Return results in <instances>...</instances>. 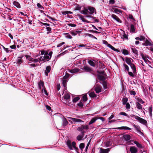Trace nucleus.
Returning <instances> with one entry per match:
<instances>
[{"label": "nucleus", "mask_w": 153, "mask_h": 153, "mask_svg": "<svg viewBox=\"0 0 153 153\" xmlns=\"http://www.w3.org/2000/svg\"><path fill=\"white\" fill-rule=\"evenodd\" d=\"M53 53L52 51H50L49 53L48 52H45V54L43 56H42L38 58V62H40V61H44L45 60L48 61L51 58Z\"/></svg>", "instance_id": "f257e3e1"}, {"label": "nucleus", "mask_w": 153, "mask_h": 153, "mask_svg": "<svg viewBox=\"0 0 153 153\" xmlns=\"http://www.w3.org/2000/svg\"><path fill=\"white\" fill-rule=\"evenodd\" d=\"M25 57L29 61H31L32 62H33V63L30 65L31 66H32L33 67H35L36 66H39V64L36 63L37 62H38V59H33L29 55H26L25 56Z\"/></svg>", "instance_id": "f03ea898"}, {"label": "nucleus", "mask_w": 153, "mask_h": 153, "mask_svg": "<svg viewBox=\"0 0 153 153\" xmlns=\"http://www.w3.org/2000/svg\"><path fill=\"white\" fill-rule=\"evenodd\" d=\"M97 76L99 80H104L106 79V74L103 71H97Z\"/></svg>", "instance_id": "7ed1b4c3"}, {"label": "nucleus", "mask_w": 153, "mask_h": 153, "mask_svg": "<svg viewBox=\"0 0 153 153\" xmlns=\"http://www.w3.org/2000/svg\"><path fill=\"white\" fill-rule=\"evenodd\" d=\"M123 141H126L127 143L131 144V142H133V140H131V136L128 134H124L122 137Z\"/></svg>", "instance_id": "20e7f679"}, {"label": "nucleus", "mask_w": 153, "mask_h": 153, "mask_svg": "<svg viewBox=\"0 0 153 153\" xmlns=\"http://www.w3.org/2000/svg\"><path fill=\"white\" fill-rule=\"evenodd\" d=\"M67 118L69 119L68 120L72 124H73V123L71 120H72L75 123H82L84 122L81 120L79 119L69 117H67Z\"/></svg>", "instance_id": "39448f33"}, {"label": "nucleus", "mask_w": 153, "mask_h": 153, "mask_svg": "<svg viewBox=\"0 0 153 153\" xmlns=\"http://www.w3.org/2000/svg\"><path fill=\"white\" fill-rule=\"evenodd\" d=\"M89 127L88 125H81L80 126L77 127V130L79 131H81L84 129L87 130L88 129Z\"/></svg>", "instance_id": "423d86ee"}, {"label": "nucleus", "mask_w": 153, "mask_h": 153, "mask_svg": "<svg viewBox=\"0 0 153 153\" xmlns=\"http://www.w3.org/2000/svg\"><path fill=\"white\" fill-rule=\"evenodd\" d=\"M125 61L126 63L130 66V67H135L134 65L132 63V62L133 61V60L132 59L126 57Z\"/></svg>", "instance_id": "0eeeda50"}, {"label": "nucleus", "mask_w": 153, "mask_h": 153, "mask_svg": "<svg viewBox=\"0 0 153 153\" xmlns=\"http://www.w3.org/2000/svg\"><path fill=\"white\" fill-rule=\"evenodd\" d=\"M66 145L70 150H72L73 149V145H72V143H71V140L69 139L66 142Z\"/></svg>", "instance_id": "6e6552de"}, {"label": "nucleus", "mask_w": 153, "mask_h": 153, "mask_svg": "<svg viewBox=\"0 0 153 153\" xmlns=\"http://www.w3.org/2000/svg\"><path fill=\"white\" fill-rule=\"evenodd\" d=\"M111 16L113 19L116 20L117 22L120 23H122L121 20L116 15L114 14H112Z\"/></svg>", "instance_id": "1a4fd4ad"}, {"label": "nucleus", "mask_w": 153, "mask_h": 153, "mask_svg": "<svg viewBox=\"0 0 153 153\" xmlns=\"http://www.w3.org/2000/svg\"><path fill=\"white\" fill-rule=\"evenodd\" d=\"M68 123V122L66 118L64 117L62 119V126L65 128Z\"/></svg>", "instance_id": "9d476101"}, {"label": "nucleus", "mask_w": 153, "mask_h": 153, "mask_svg": "<svg viewBox=\"0 0 153 153\" xmlns=\"http://www.w3.org/2000/svg\"><path fill=\"white\" fill-rule=\"evenodd\" d=\"M110 148L103 149L102 148H100V153H108L110 151Z\"/></svg>", "instance_id": "9b49d317"}, {"label": "nucleus", "mask_w": 153, "mask_h": 153, "mask_svg": "<svg viewBox=\"0 0 153 153\" xmlns=\"http://www.w3.org/2000/svg\"><path fill=\"white\" fill-rule=\"evenodd\" d=\"M102 81L100 83L102 84L103 86L104 89H107V82L105 81V80H100Z\"/></svg>", "instance_id": "f8f14e48"}, {"label": "nucleus", "mask_w": 153, "mask_h": 153, "mask_svg": "<svg viewBox=\"0 0 153 153\" xmlns=\"http://www.w3.org/2000/svg\"><path fill=\"white\" fill-rule=\"evenodd\" d=\"M130 151L131 153H137V148L135 146H132L130 147Z\"/></svg>", "instance_id": "ddd939ff"}, {"label": "nucleus", "mask_w": 153, "mask_h": 153, "mask_svg": "<svg viewBox=\"0 0 153 153\" xmlns=\"http://www.w3.org/2000/svg\"><path fill=\"white\" fill-rule=\"evenodd\" d=\"M131 50H132V52L134 54V56H135L137 58L138 56V51L134 47L131 48Z\"/></svg>", "instance_id": "4468645a"}, {"label": "nucleus", "mask_w": 153, "mask_h": 153, "mask_svg": "<svg viewBox=\"0 0 153 153\" xmlns=\"http://www.w3.org/2000/svg\"><path fill=\"white\" fill-rule=\"evenodd\" d=\"M79 71V70L77 68H74L73 69L71 70H68L69 72L72 74H74L76 73H77Z\"/></svg>", "instance_id": "2eb2a0df"}, {"label": "nucleus", "mask_w": 153, "mask_h": 153, "mask_svg": "<svg viewBox=\"0 0 153 153\" xmlns=\"http://www.w3.org/2000/svg\"><path fill=\"white\" fill-rule=\"evenodd\" d=\"M96 62L95 60H94V61L89 60L88 61V63L91 66L93 67L95 66V64H96ZM97 62L98 63V62Z\"/></svg>", "instance_id": "dca6fc26"}, {"label": "nucleus", "mask_w": 153, "mask_h": 153, "mask_svg": "<svg viewBox=\"0 0 153 153\" xmlns=\"http://www.w3.org/2000/svg\"><path fill=\"white\" fill-rule=\"evenodd\" d=\"M88 10V8H85L84 10H82L81 13L84 15L90 14Z\"/></svg>", "instance_id": "f3484780"}, {"label": "nucleus", "mask_w": 153, "mask_h": 153, "mask_svg": "<svg viewBox=\"0 0 153 153\" xmlns=\"http://www.w3.org/2000/svg\"><path fill=\"white\" fill-rule=\"evenodd\" d=\"M68 79H64L63 78L62 79V84L64 87H66L67 83L68 81Z\"/></svg>", "instance_id": "a211bd4d"}, {"label": "nucleus", "mask_w": 153, "mask_h": 153, "mask_svg": "<svg viewBox=\"0 0 153 153\" xmlns=\"http://www.w3.org/2000/svg\"><path fill=\"white\" fill-rule=\"evenodd\" d=\"M38 88L39 90H41L42 88V87H43L44 86V82L43 81L40 80L38 83Z\"/></svg>", "instance_id": "6ab92c4d"}, {"label": "nucleus", "mask_w": 153, "mask_h": 153, "mask_svg": "<svg viewBox=\"0 0 153 153\" xmlns=\"http://www.w3.org/2000/svg\"><path fill=\"white\" fill-rule=\"evenodd\" d=\"M51 70V68H46L45 70H44L45 75L48 76V73L50 72Z\"/></svg>", "instance_id": "aec40b11"}, {"label": "nucleus", "mask_w": 153, "mask_h": 153, "mask_svg": "<svg viewBox=\"0 0 153 153\" xmlns=\"http://www.w3.org/2000/svg\"><path fill=\"white\" fill-rule=\"evenodd\" d=\"M108 47L110 48L111 49L114 51H116L117 52H120V51L119 50L117 49H116L114 47L112 46L110 44H108Z\"/></svg>", "instance_id": "412c9836"}, {"label": "nucleus", "mask_w": 153, "mask_h": 153, "mask_svg": "<svg viewBox=\"0 0 153 153\" xmlns=\"http://www.w3.org/2000/svg\"><path fill=\"white\" fill-rule=\"evenodd\" d=\"M76 143L75 142L73 141L72 142V145H73V149L74 148L75 150L76 151V153H79L78 152L79 150L78 148L76 146Z\"/></svg>", "instance_id": "4be33fe9"}, {"label": "nucleus", "mask_w": 153, "mask_h": 153, "mask_svg": "<svg viewBox=\"0 0 153 153\" xmlns=\"http://www.w3.org/2000/svg\"><path fill=\"white\" fill-rule=\"evenodd\" d=\"M136 106L138 110H141L142 109L143 106L141 104L138 102H137L135 103Z\"/></svg>", "instance_id": "5701e85b"}, {"label": "nucleus", "mask_w": 153, "mask_h": 153, "mask_svg": "<svg viewBox=\"0 0 153 153\" xmlns=\"http://www.w3.org/2000/svg\"><path fill=\"white\" fill-rule=\"evenodd\" d=\"M142 45L145 46L148 45L151 46L152 45L151 43L147 39H146L145 42L143 43Z\"/></svg>", "instance_id": "b1692460"}, {"label": "nucleus", "mask_w": 153, "mask_h": 153, "mask_svg": "<svg viewBox=\"0 0 153 153\" xmlns=\"http://www.w3.org/2000/svg\"><path fill=\"white\" fill-rule=\"evenodd\" d=\"M88 9H89V12L90 13V14H92L94 11L95 9L93 7H88Z\"/></svg>", "instance_id": "393cba45"}, {"label": "nucleus", "mask_w": 153, "mask_h": 153, "mask_svg": "<svg viewBox=\"0 0 153 153\" xmlns=\"http://www.w3.org/2000/svg\"><path fill=\"white\" fill-rule=\"evenodd\" d=\"M82 7L80 5L76 4L74 7V10L80 11L81 10Z\"/></svg>", "instance_id": "a878e982"}, {"label": "nucleus", "mask_w": 153, "mask_h": 153, "mask_svg": "<svg viewBox=\"0 0 153 153\" xmlns=\"http://www.w3.org/2000/svg\"><path fill=\"white\" fill-rule=\"evenodd\" d=\"M145 37L143 36H140L139 37H137L135 38L136 40L140 41H144L145 40Z\"/></svg>", "instance_id": "bb28decb"}, {"label": "nucleus", "mask_w": 153, "mask_h": 153, "mask_svg": "<svg viewBox=\"0 0 153 153\" xmlns=\"http://www.w3.org/2000/svg\"><path fill=\"white\" fill-rule=\"evenodd\" d=\"M13 5L16 7L18 8H21V5L19 2L16 1H14L13 3Z\"/></svg>", "instance_id": "cd10ccee"}, {"label": "nucleus", "mask_w": 153, "mask_h": 153, "mask_svg": "<svg viewBox=\"0 0 153 153\" xmlns=\"http://www.w3.org/2000/svg\"><path fill=\"white\" fill-rule=\"evenodd\" d=\"M94 90L97 93H99L101 91V88L99 86L96 87Z\"/></svg>", "instance_id": "c85d7f7f"}, {"label": "nucleus", "mask_w": 153, "mask_h": 153, "mask_svg": "<svg viewBox=\"0 0 153 153\" xmlns=\"http://www.w3.org/2000/svg\"><path fill=\"white\" fill-rule=\"evenodd\" d=\"M140 123L144 124V125H146L147 124V122L146 120L145 119L142 118L139 122Z\"/></svg>", "instance_id": "c756f323"}, {"label": "nucleus", "mask_w": 153, "mask_h": 153, "mask_svg": "<svg viewBox=\"0 0 153 153\" xmlns=\"http://www.w3.org/2000/svg\"><path fill=\"white\" fill-rule=\"evenodd\" d=\"M97 119L95 117L92 118L88 123V125H90L95 123L97 120Z\"/></svg>", "instance_id": "7c9ffc66"}, {"label": "nucleus", "mask_w": 153, "mask_h": 153, "mask_svg": "<svg viewBox=\"0 0 153 153\" xmlns=\"http://www.w3.org/2000/svg\"><path fill=\"white\" fill-rule=\"evenodd\" d=\"M89 96L91 98H96L97 97V95L94 92H91L89 94Z\"/></svg>", "instance_id": "2f4dec72"}, {"label": "nucleus", "mask_w": 153, "mask_h": 153, "mask_svg": "<svg viewBox=\"0 0 153 153\" xmlns=\"http://www.w3.org/2000/svg\"><path fill=\"white\" fill-rule=\"evenodd\" d=\"M82 69H83L86 72H91L92 70L91 68H81Z\"/></svg>", "instance_id": "473e14b6"}, {"label": "nucleus", "mask_w": 153, "mask_h": 153, "mask_svg": "<svg viewBox=\"0 0 153 153\" xmlns=\"http://www.w3.org/2000/svg\"><path fill=\"white\" fill-rule=\"evenodd\" d=\"M141 56L145 62H147V60H148L147 56L146 55L143 53H141Z\"/></svg>", "instance_id": "72a5a7b5"}, {"label": "nucleus", "mask_w": 153, "mask_h": 153, "mask_svg": "<svg viewBox=\"0 0 153 153\" xmlns=\"http://www.w3.org/2000/svg\"><path fill=\"white\" fill-rule=\"evenodd\" d=\"M70 76V74L68 73L67 72H65V75L62 78L64 79H67L69 80V78Z\"/></svg>", "instance_id": "f704fd0d"}, {"label": "nucleus", "mask_w": 153, "mask_h": 153, "mask_svg": "<svg viewBox=\"0 0 153 153\" xmlns=\"http://www.w3.org/2000/svg\"><path fill=\"white\" fill-rule=\"evenodd\" d=\"M78 16L79 19L82 20V21L85 22L86 19L84 18V16L80 14H78Z\"/></svg>", "instance_id": "c9c22d12"}, {"label": "nucleus", "mask_w": 153, "mask_h": 153, "mask_svg": "<svg viewBox=\"0 0 153 153\" xmlns=\"http://www.w3.org/2000/svg\"><path fill=\"white\" fill-rule=\"evenodd\" d=\"M80 31L77 30L76 31H71L70 32V33L72 35L75 36L77 35V33H80Z\"/></svg>", "instance_id": "e433bc0d"}, {"label": "nucleus", "mask_w": 153, "mask_h": 153, "mask_svg": "<svg viewBox=\"0 0 153 153\" xmlns=\"http://www.w3.org/2000/svg\"><path fill=\"white\" fill-rule=\"evenodd\" d=\"M64 35L65 37L67 39H71L72 38V36L69 33H65L64 34Z\"/></svg>", "instance_id": "4c0bfd02"}, {"label": "nucleus", "mask_w": 153, "mask_h": 153, "mask_svg": "<svg viewBox=\"0 0 153 153\" xmlns=\"http://www.w3.org/2000/svg\"><path fill=\"white\" fill-rule=\"evenodd\" d=\"M85 144L84 143H81L79 144V147L81 150L82 152L83 151V149L85 147Z\"/></svg>", "instance_id": "58836bf2"}, {"label": "nucleus", "mask_w": 153, "mask_h": 153, "mask_svg": "<svg viewBox=\"0 0 153 153\" xmlns=\"http://www.w3.org/2000/svg\"><path fill=\"white\" fill-rule=\"evenodd\" d=\"M128 35L127 34H126L124 32L123 34L122 35V38L123 39H128Z\"/></svg>", "instance_id": "ea45409f"}, {"label": "nucleus", "mask_w": 153, "mask_h": 153, "mask_svg": "<svg viewBox=\"0 0 153 153\" xmlns=\"http://www.w3.org/2000/svg\"><path fill=\"white\" fill-rule=\"evenodd\" d=\"M123 104L124 105H125L127 103V102L128 101V99L126 97L123 98L122 99Z\"/></svg>", "instance_id": "a19ab883"}, {"label": "nucleus", "mask_w": 153, "mask_h": 153, "mask_svg": "<svg viewBox=\"0 0 153 153\" xmlns=\"http://www.w3.org/2000/svg\"><path fill=\"white\" fill-rule=\"evenodd\" d=\"M22 57H19L18 58L17 60V63L18 65H20L21 64L22 62Z\"/></svg>", "instance_id": "79ce46f5"}, {"label": "nucleus", "mask_w": 153, "mask_h": 153, "mask_svg": "<svg viewBox=\"0 0 153 153\" xmlns=\"http://www.w3.org/2000/svg\"><path fill=\"white\" fill-rule=\"evenodd\" d=\"M130 31L131 32L134 33L135 32V29L134 26L133 25H131L130 27Z\"/></svg>", "instance_id": "37998d69"}, {"label": "nucleus", "mask_w": 153, "mask_h": 153, "mask_svg": "<svg viewBox=\"0 0 153 153\" xmlns=\"http://www.w3.org/2000/svg\"><path fill=\"white\" fill-rule=\"evenodd\" d=\"M71 96L69 94H65L64 96V98L65 99L67 100L70 99V98Z\"/></svg>", "instance_id": "c03bdc74"}, {"label": "nucleus", "mask_w": 153, "mask_h": 153, "mask_svg": "<svg viewBox=\"0 0 153 153\" xmlns=\"http://www.w3.org/2000/svg\"><path fill=\"white\" fill-rule=\"evenodd\" d=\"M80 99V98L79 97H76L74 98L73 99L72 101L73 103H75L76 102H77L78 100H79Z\"/></svg>", "instance_id": "a18cd8bd"}, {"label": "nucleus", "mask_w": 153, "mask_h": 153, "mask_svg": "<svg viewBox=\"0 0 153 153\" xmlns=\"http://www.w3.org/2000/svg\"><path fill=\"white\" fill-rule=\"evenodd\" d=\"M122 53L125 55H127L128 54V51L126 49H123L122 52Z\"/></svg>", "instance_id": "49530a36"}, {"label": "nucleus", "mask_w": 153, "mask_h": 153, "mask_svg": "<svg viewBox=\"0 0 153 153\" xmlns=\"http://www.w3.org/2000/svg\"><path fill=\"white\" fill-rule=\"evenodd\" d=\"M83 136L80 135H78L76 137V139L78 141H80L82 140Z\"/></svg>", "instance_id": "de8ad7c7"}, {"label": "nucleus", "mask_w": 153, "mask_h": 153, "mask_svg": "<svg viewBox=\"0 0 153 153\" xmlns=\"http://www.w3.org/2000/svg\"><path fill=\"white\" fill-rule=\"evenodd\" d=\"M77 105L79 108H82L83 106V103L81 102H80L79 103H77Z\"/></svg>", "instance_id": "09e8293b"}, {"label": "nucleus", "mask_w": 153, "mask_h": 153, "mask_svg": "<svg viewBox=\"0 0 153 153\" xmlns=\"http://www.w3.org/2000/svg\"><path fill=\"white\" fill-rule=\"evenodd\" d=\"M117 129H120V130H126V126H123L121 127H118L115 128Z\"/></svg>", "instance_id": "8fccbe9b"}, {"label": "nucleus", "mask_w": 153, "mask_h": 153, "mask_svg": "<svg viewBox=\"0 0 153 153\" xmlns=\"http://www.w3.org/2000/svg\"><path fill=\"white\" fill-rule=\"evenodd\" d=\"M129 93L131 95L135 96L136 94L135 91L133 90H130L129 91Z\"/></svg>", "instance_id": "3c124183"}, {"label": "nucleus", "mask_w": 153, "mask_h": 153, "mask_svg": "<svg viewBox=\"0 0 153 153\" xmlns=\"http://www.w3.org/2000/svg\"><path fill=\"white\" fill-rule=\"evenodd\" d=\"M37 6L38 8L41 9L42 10L44 9L43 7L42 6L40 3H38L37 4Z\"/></svg>", "instance_id": "603ef678"}, {"label": "nucleus", "mask_w": 153, "mask_h": 153, "mask_svg": "<svg viewBox=\"0 0 153 153\" xmlns=\"http://www.w3.org/2000/svg\"><path fill=\"white\" fill-rule=\"evenodd\" d=\"M119 114L121 115H122L126 117L128 116V114H127L126 112H121Z\"/></svg>", "instance_id": "864d4df0"}, {"label": "nucleus", "mask_w": 153, "mask_h": 153, "mask_svg": "<svg viewBox=\"0 0 153 153\" xmlns=\"http://www.w3.org/2000/svg\"><path fill=\"white\" fill-rule=\"evenodd\" d=\"M114 12L116 13H121V11L117 8H115L114 10Z\"/></svg>", "instance_id": "5fc2aeb1"}, {"label": "nucleus", "mask_w": 153, "mask_h": 153, "mask_svg": "<svg viewBox=\"0 0 153 153\" xmlns=\"http://www.w3.org/2000/svg\"><path fill=\"white\" fill-rule=\"evenodd\" d=\"M88 100L87 95L86 94L84 95L83 97H82V100L84 102H86Z\"/></svg>", "instance_id": "6e6d98bb"}, {"label": "nucleus", "mask_w": 153, "mask_h": 153, "mask_svg": "<svg viewBox=\"0 0 153 153\" xmlns=\"http://www.w3.org/2000/svg\"><path fill=\"white\" fill-rule=\"evenodd\" d=\"M137 100L138 101V102H139L142 104L144 103V102L141 98H137Z\"/></svg>", "instance_id": "4d7b16f0"}, {"label": "nucleus", "mask_w": 153, "mask_h": 153, "mask_svg": "<svg viewBox=\"0 0 153 153\" xmlns=\"http://www.w3.org/2000/svg\"><path fill=\"white\" fill-rule=\"evenodd\" d=\"M133 126L134 128L135 129L137 132L140 130V128L139 127H138V126L137 125L134 124Z\"/></svg>", "instance_id": "13d9d810"}, {"label": "nucleus", "mask_w": 153, "mask_h": 153, "mask_svg": "<svg viewBox=\"0 0 153 153\" xmlns=\"http://www.w3.org/2000/svg\"><path fill=\"white\" fill-rule=\"evenodd\" d=\"M3 49L4 50L6 51L7 53H8L10 51V50L8 48H5L4 46L3 45H1Z\"/></svg>", "instance_id": "bf43d9fd"}, {"label": "nucleus", "mask_w": 153, "mask_h": 153, "mask_svg": "<svg viewBox=\"0 0 153 153\" xmlns=\"http://www.w3.org/2000/svg\"><path fill=\"white\" fill-rule=\"evenodd\" d=\"M72 13V12L68 11H64L62 12V14L63 15H66L68 14H71Z\"/></svg>", "instance_id": "052dcab7"}, {"label": "nucleus", "mask_w": 153, "mask_h": 153, "mask_svg": "<svg viewBox=\"0 0 153 153\" xmlns=\"http://www.w3.org/2000/svg\"><path fill=\"white\" fill-rule=\"evenodd\" d=\"M126 108L127 109H128L130 108V105L128 102L126 103Z\"/></svg>", "instance_id": "680f3d73"}, {"label": "nucleus", "mask_w": 153, "mask_h": 153, "mask_svg": "<svg viewBox=\"0 0 153 153\" xmlns=\"http://www.w3.org/2000/svg\"><path fill=\"white\" fill-rule=\"evenodd\" d=\"M91 141V140L89 141L88 142L87 144L85 147V152H87V150L88 147V146L89 145V144H90Z\"/></svg>", "instance_id": "e2e57ef3"}, {"label": "nucleus", "mask_w": 153, "mask_h": 153, "mask_svg": "<svg viewBox=\"0 0 153 153\" xmlns=\"http://www.w3.org/2000/svg\"><path fill=\"white\" fill-rule=\"evenodd\" d=\"M111 144V142L110 141H108L106 143V146L107 147H109Z\"/></svg>", "instance_id": "0e129e2a"}, {"label": "nucleus", "mask_w": 153, "mask_h": 153, "mask_svg": "<svg viewBox=\"0 0 153 153\" xmlns=\"http://www.w3.org/2000/svg\"><path fill=\"white\" fill-rule=\"evenodd\" d=\"M128 18L130 19H131L133 20H134L135 19H134V18L133 17V16H132V15L131 14H129V15H128Z\"/></svg>", "instance_id": "69168bd1"}, {"label": "nucleus", "mask_w": 153, "mask_h": 153, "mask_svg": "<svg viewBox=\"0 0 153 153\" xmlns=\"http://www.w3.org/2000/svg\"><path fill=\"white\" fill-rule=\"evenodd\" d=\"M45 16H46L47 17L49 18L50 19H51L52 21H56L57 20L56 19L51 17V16H50L46 14Z\"/></svg>", "instance_id": "338daca9"}, {"label": "nucleus", "mask_w": 153, "mask_h": 153, "mask_svg": "<svg viewBox=\"0 0 153 153\" xmlns=\"http://www.w3.org/2000/svg\"><path fill=\"white\" fill-rule=\"evenodd\" d=\"M46 29L47 30L48 33H50L51 32V28L50 27H46Z\"/></svg>", "instance_id": "774afa93"}]
</instances>
